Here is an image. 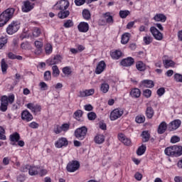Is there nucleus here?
I'll use <instances>...</instances> for the list:
<instances>
[{"label":"nucleus","instance_id":"1","mask_svg":"<svg viewBox=\"0 0 182 182\" xmlns=\"http://www.w3.org/2000/svg\"><path fill=\"white\" fill-rule=\"evenodd\" d=\"M164 153L166 156H169L171 157H178V156L182 155L181 146L174 145L173 146L167 147L164 150Z\"/></svg>","mask_w":182,"mask_h":182},{"label":"nucleus","instance_id":"2","mask_svg":"<svg viewBox=\"0 0 182 182\" xmlns=\"http://www.w3.org/2000/svg\"><path fill=\"white\" fill-rule=\"evenodd\" d=\"M19 28H21V22L13 21L7 27L6 32L8 35H14V33H16L19 31Z\"/></svg>","mask_w":182,"mask_h":182},{"label":"nucleus","instance_id":"3","mask_svg":"<svg viewBox=\"0 0 182 182\" xmlns=\"http://www.w3.org/2000/svg\"><path fill=\"white\" fill-rule=\"evenodd\" d=\"M123 113L124 111L122 108H116L113 109L109 114V119L112 122H114V120H117V119H120L122 116H123Z\"/></svg>","mask_w":182,"mask_h":182},{"label":"nucleus","instance_id":"4","mask_svg":"<svg viewBox=\"0 0 182 182\" xmlns=\"http://www.w3.org/2000/svg\"><path fill=\"white\" fill-rule=\"evenodd\" d=\"M26 107H27V109H28L35 116L39 114L42 110V107H41V105L33 102L26 104Z\"/></svg>","mask_w":182,"mask_h":182},{"label":"nucleus","instance_id":"5","mask_svg":"<svg viewBox=\"0 0 182 182\" xmlns=\"http://www.w3.org/2000/svg\"><path fill=\"white\" fill-rule=\"evenodd\" d=\"M87 134V128L85 127H82L78 128L75 132V136L78 140H84L85 137H86V134Z\"/></svg>","mask_w":182,"mask_h":182},{"label":"nucleus","instance_id":"6","mask_svg":"<svg viewBox=\"0 0 182 182\" xmlns=\"http://www.w3.org/2000/svg\"><path fill=\"white\" fill-rule=\"evenodd\" d=\"M80 164L77 161H72L67 165V171L69 173H75V171L79 170Z\"/></svg>","mask_w":182,"mask_h":182},{"label":"nucleus","instance_id":"7","mask_svg":"<svg viewBox=\"0 0 182 182\" xmlns=\"http://www.w3.org/2000/svg\"><path fill=\"white\" fill-rule=\"evenodd\" d=\"M70 127V125H69V124H63L61 126L56 125L54 128V133H55V134H60L62 132L66 133Z\"/></svg>","mask_w":182,"mask_h":182},{"label":"nucleus","instance_id":"8","mask_svg":"<svg viewBox=\"0 0 182 182\" xmlns=\"http://www.w3.org/2000/svg\"><path fill=\"white\" fill-rule=\"evenodd\" d=\"M14 14H15V9L10 8V9H7L6 11H4L0 15L3 18H4L5 20L8 22L10 19H12V18H14Z\"/></svg>","mask_w":182,"mask_h":182},{"label":"nucleus","instance_id":"9","mask_svg":"<svg viewBox=\"0 0 182 182\" xmlns=\"http://www.w3.org/2000/svg\"><path fill=\"white\" fill-rule=\"evenodd\" d=\"M54 8H58L60 11H66L69 8V1L68 0H60L54 6Z\"/></svg>","mask_w":182,"mask_h":182},{"label":"nucleus","instance_id":"10","mask_svg":"<svg viewBox=\"0 0 182 182\" xmlns=\"http://www.w3.org/2000/svg\"><path fill=\"white\" fill-rule=\"evenodd\" d=\"M14 101H15V95H11L9 97H7L6 95H4L1 98V104L6 105L7 106L9 103H10V105H12Z\"/></svg>","mask_w":182,"mask_h":182},{"label":"nucleus","instance_id":"11","mask_svg":"<svg viewBox=\"0 0 182 182\" xmlns=\"http://www.w3.org/2000/svg\"><path fill=\"white\" fill-rule=\"evenodd\" d=\"M69 144V141H68V139L65 137H61L58 139V141L55 143V146L57 149H62V147H66Z\"/></svg>","mask_w":182,"mask_h":182},{"label":"nucleus","instance_id":"12","mask_svg":"<svg viewBox=\"0 0 182 182\" xmlns=\"http://www.w3.org/2000/svg\"><path fill=\"white\" fill-rule=\"evenodd\" d=\"M63 59V58H62L60 55H56L53 58H49L47 60V63L48 65H58L59 63H62Z\"/></svg>","mask_w":182,"mask_h":182},{"label":"nucleus","instance_id":"13","mask_svg":"<svg viewBox=\"0 0 182 182\" xmlns=\"http://www.w3.org/2000/svg\"><path fill=\"white\" fill-rule=\"evenodd\" d=\"M181 124V121L179 119H175L172 121L171 123L168 125V129L169 132H173L174 130H177L178 127H180V125Z\"/></svg>","mask_w":182,"mask_h":182},{"label":"nucleus","instance_id":"14","mask_svg":"<svg viewBox=\"0 0 182 182\" xmlns=\"http://www.w3.org/2000/svg\"><path fill=\"white\" fill-rule=\"evenodd\" d=\"M21 119L24 120V122H32V120H33V115H32L28 109H25L21 112Z\"/></svg>","mask_w":182,"mask_h":182},{"label":"nucleus","instance_id":"15","mask_svg":"<svg viewBox=\"0 0 182 182\" xmlns=\"http://www.w3.org/2000/svg\"><path fill=\"white\" fill-rule=\"evenodd\" d=\"M150 31L156 41H161L163 39V34L156 27H151Z\"/></svg>","mask_w":182,"mask_h":182},{"label":"nucleus","instance_id":"16","mask_svg":"<svg viewBox=\"0 0 182 182\" xmlns=\"http://www.w3.org/2000/svg\"><path fill=\"white\" fill-rule=\"evenodd\" d=\"M105 69H106V63L105 61L101 60L97 65V68L95 69L96 75H100L102 72H105Z\"/></svg>","mask_w":182,"mask_h":182},{"label":"nucleus","instance_id":"17","mask_svg":"<svg viewBox=\"0 0 182 182\" xmlns=\"http://www.w3.org/2000/svg\"><path fill=\"white\" fill-rule=\"evenodd\" d=\"M33 9V4L31 3L29 1H26L23 2V5L22 6L23 12H30Z\"/></svg>","mask_w":182,"mask_h":182},{"label":"nucleus","instance_id":"18","mask_svg":"<svg viewBox=\"0 0 182 182\" xmlns=\"http://www.w3.org/2000/svg\"><path fill=\"white\" fill-rule=\"evenodd\" d=\"M77 29L79 32H82L83 33H86V32L89 31V24L86 22H80L77 26Z\"/></svg>","mask_w":182,"mask_h":182},{"label":"nucleus","instance_id":"19","mask_svg":"<svg viewBox=\"0 0 182 182\" xmlns=\"http://www.w3.org/2000/svg\"><path fill=\"white\" fill-rule=\"evenodd\" d=\"M134 63V59H133V58L132 57H128L125 59H123L121 61V65L125 67L132 66V65H133Z\"/></svg>","mask_w":182,"mask_h":182},{"label":"nucleus","instance_id":"20","mask_svg":"<svg viewBox=\"0 0 182 182\" xmlns=\"http://www.w3.org/2000/svg\"><path fill=\"white\" fill-rule=\"evenodd\" d=\"M141 87H154V82L151 80H144L141 82Z\"/></svg>","mask_w":182,"mask_h":182},{"label":"nucleus","instance_id":"21","mask_svg":"<svg viewBox=\"0 0 182 182\" xmlns=\"http://www.w3.org/2000/svg\"><path fill=\"white\" fill-rule=\"evenodd\" d=\"M105 135L102 134H97L95 137H94V141L96 143V144H103L105 143Z\"/></svg>","mask_w":182,"mask_h":182},{"label":"nucleus","instance_id":"22","mask_svg":"<svg viewBox=\"0 0 182 182\" xmlns=\"http://www.w3.org/2000/svg\"><path fill=\"white\" fill-rule=\"evenodd\" d=\"M129 95L134 99H139L141 95V91L139 88H133L131 90Z\"/></svg>","mask_w":182,"mask_h":182},{"label":"nucleus","instance_id":"23","mask_svg":"<svg viewBox=\"0 0 182 182\" xmlns=\"http://www.w3.org/2000/svg\"><path fill=\"white\" fill-rule=\"evenodd\" d=\"M92 95H95V89L93 88L80 92V97H86L87 96H92Z\"/></svg>","mask_w":182,"mask_h":182},{"label":"nucleus","instance_id":"24","mask_svg":"<svg viewBox=\"0 0 182 182\" xmlns=\"http://www.w3.org/2000/svg\"><path fill=\"white\" fill-rule=\"evenodd\" d=\"M154 20H155L156 22H166L167 17L163 14H157L154 16Z\"/></svg>","mask_w":182,"mask_h":182},{"label":"nucleus","instance_id":"25","mask_svg":"<svg viewBox=\"0 0 182 182\" xmlns=\"http://www.w3.org/2000/svg\"><path fill=\"white\" fill-rule=\"evenodd\" d=\"M39 173V167L35 166H29L28 173L30 176H36Z\"/></svg>","mask_w":182,"mask_h":182},{"label":"nucleus","instance_id":"26","mask_svg":"<svg viewBox=\"0 0 182 182\" xmlns=\"http://www.w3.org/2000/svg\"><path fill=\"white\" fill-rule=\"evenodd\" d=\"M110 55L112 59L117 60L118 59H120V58H122V51L119 50L112 51Z\"/></svg>","mask_w":182,"mask_h":182},{"label":"nucleus","instance_id":"27","mask_svg":"<svg viewBox=\"0 0 182 182\" xmlns=\"http://www.w3.org/2000/svg\"><path fill=\"white\" fill-rule=\"evenodd\" d=\"M167 130V123L166 122H162L158 128L159 134H163Z\"/></svg>","mask_w":182,"mask_h":182},{"label":"nucleus","instance_id":"28","mask_svg":"<svg viewBox=\"0 0 182 182\" xmlns=\"http://www.w3.org/2000/svg\"><path fill=\"white\" fill-rule=\"evenodd\" d=\"M104 18L106 20L107 23H109V25H113L114 21L113 20V16L110 15L109 12L105 13L104 14Z\"/></svg>","mask_w":182,"mask_h":182},{"label":"nucleus","instance_id":"29","mask_svg":"<svg viewBox=\"0 0 182 182\" xmlns=\"http://www.w3.org/2000/svg\"><path fill=\"white\" fill-rule=\"evenodd\" d=\"M58 15L60 19H65L70 15V12L68 10H60Z\"/></svg>","mask_w":182,"mask_h":182},{"label":"nucleus","instance_id":"30","mask_svg":"<svg viewBox=\"0 0 182 182\" xmlns=\"http://www.w3.org/2000/svg\"><path fill=\"white\" fill-rule=\"evenodd\" d=\"M163 63L166 69H168V68H173L174 65H176V63L170 59L164 60Z\"/></svg>","mask_w":182,"mask_h":182},{"label":"nucleus","instance_id":"31","mask_svg":"<svg viewBox=\"0 0 182 182\" xmlns=\"http://www.w3.org/2000/svg\"><path fill=\"white\" fill-rule=\"evenodd\" d=\"M136 68L139 72H144L146 70V64L143 61H138L136 63Z\"/></svg>","mask_w":182,"mask_h":182},{"label":"nucleus","instance_id":"32","mask_svg":"<svg viewBox=\"0 0 182 182\" xmlns=\"http://www.w3.org/2000/svg\"><path fill=\"white\" fill-rule=\"evenodd\" d=\"M130 39V33H125L122 35V39H121V43L122 45H126L129 43V40Z\"/></svg>","mask_w":182,"mask_h":182},{"label":"nucleus","instance_id":"33","mask_svg":"<svg viewBox=\"0 0 182 182\" xmlns=\"http://www.w3.org/2000/svg\"><path fill=\"white\" fill-rule=\"evenodd\" d=\"M146 116L148 119H152L154 116V109L151 107H148L146 110Z\"/></svg>","mask_w":182,"mask_h":182},{"label":"nucleus","instance_id":"34","mask_svg":"<svg viewBox=\"0 0 182 182\" xmlns=\"http://www.w3.org/2000/svg\"><path fill=\"white\" fill-rule=\"evenodd\" d=\"M141 137L142 141H144V143H146V141L150 140V133L148 131H144L142 132Z\"/></svg>","mask_w":182,"mask_h":182},{"label":"nucleus","instance_id":"35","mask_svg":"<svg viewBox=\"0 0 182 182\" xmlns=\"http://www.w3.org/2000/svg\"><path fill=\"white\" fill-rule=\"evenodd\" d=\"M20 139H21V136L19 135V134L18 132H15L10 135L11 141H14V142L16 143V142L19 141Z\"/></svg>","mask_w":182,"mask_h":182},{"label":"nucleus","instance_id":"36","mask_svg":"<svg viewBox=\"0 0 182 182\" xmlns=\"http://www.w3.org/2000/svg\"><path fill=\"white\" fill-rule=\"evenodd\" d=\"M109 86L107 82H103L102 84H101L100 91L102 93H107V92H109Z\"/></svg>","mask_w":182,"mask_h":182},{"label":"nucleus","instance_id":"37","mask_svg":"<svg viewBox=\"0 0 182 182\" xmlns=\"http://www.w3.org/2000/svg\"><path fill=\"white\" fill-rule=\"evenodd\" d=\"M146 149L147 147L146 146V145H141V146H139L136 151L137 156H143V154L146 153Z\"/></svg>","mask_w":182,"mask_h":182},{"label":"nucleus","instance_id":"38","mask_svg":"<svg viewBox=\"0 0 182 182\" xmlns=\"http://www.w3.org/2000/svg\"><path fill=\"white\" fill-rule=\"evenodd\" d=\"M52 70H53V76L54 77H58L59 75L60 74V71L59 70V68H58V65H53L52 67Z\"/></svg>","mask_w":182,"mask_h":182},{"label":"nucleus","instance_id":"39","mask_svg":"<svg viewBox=\"0 0 182 182\" xmlns=\"http://www.w3.org/2000/svg\"><path fill=\"white\" fill-rule=\"evenodd\" d=\"M82 116H83V112H82V110H80V109L77 110L74 113L75 119H76V120H78L79 122L82 121V119H80V117H82Z\"/></svg>","mask_w":182,"mask_h":182},{"label":"nucleus","instance_id":"40","mask_svg":"<svg viewBox=\"0 0 182 182\" xmlns=\"http://www.w3.org/2000/svg\"><path fill=\"white\" fill-rule=\"evenodd\" d=\"M130 15V11L129 10H121L119 11V16L122 19H124L125 18H127Z\"/></svg>","mask_w":182,"mask_h":182},{"label":"nucleus","instance_id":"41","mask_svg":"<svg viewBox=\"0 0 182 182\" xmlns=\"http://www.w3.org/2000/svg\"><path fill=\"white\" fill-rule=\"evenodd\" d=\"M145 120H146V117H144V115H138L135 118V122L139 124L144 123Z\"/></svg>","mask_w":182,"mask_h":182},{"label":"nucleus","instance_id":"42","mask_svg":"<svg viewBox=\"0 0 182 182\" xmlns=\"http://www.w3.org/2000/svg\"><path fill=\"white\" fill-rule=\"evenodd\" d=\"M82 16L84 19H86V21H89V19H90V11H89V10L87 9L83 10Z\"/></svg>","mask_w":182,"mask_h":182},{"label":"nucleus","instance_id":"43","mask_svg":"<svg viewBox=\"0 0 182 182\" xmlns=\"http://www.w3.org/2000/svg\"><path fill=\"white\" fill-rule=\"evenodd\" d=\"M8 69V64L5 62V59L1 60V70L3 73H6V70Z\"/></svg>","mask_w":182,"mask_h":182},{"label":"nucleus","instance_id":"44","mask_svg":"<svg viewBox=\"0 0 182 182\" xmlns=\"http://www.w3.org/2000/svg\"><path fill=\"white\" fill-rule=\"evenodd\" d=\"M63 73L65 75V76H69L72 73V69L70 67H64L62 70Z\"/></svg>","mask_w":182,"mask_h":182},{"label":"nucleus","instance_id":"45","mask_svg":"<svg viewBox=\"0 0 182 182\" xmlns=\"http://www.w3.org/2000/svg\"><path fill=\"white\" fill-rule=\"evenodd\" d=\"M45 50L46 55H50V53L53 52L52 45L50 43L46 44Z\"/></svg>","mask_w":182,"mask_h":182},{"label":"nucleus","instance_id":"46","mask_svg":"<svg viewBox=\"0 0 182 182\" xmlns=\"http://www.w3.org/2000/svg\"><path fill=\"white\" fill-rule=\"evenodd\" d=\"M8 43V38L6 37H1L0 38V49H2L5 45Z\"/></svg>","mask_w":182,"mask_h":182},{"label":"nucleus","instance_id":"47","mask_svg":"<svg viewBox=\"0 0 182 182\" xmlns=\"http://www.w3.org/2000/svg\"><path fill=\"white\" fill-rule=\"evenodd\" d=\"M34 45L36 46V48L37 49H38V52H41V50H42V48L43 46V43H42L41 41H35L34 43Z\"/></svg>","mask_w":182,"mask_h":182},{"label":"nucleus","instance_id":"48","mask_svg":"<svg viewBox=\"0 0 182 182\" xmlns=\"http://www.w3.org/2000/svg\"><path fill=\"white\" fill-rule=\"evenodd\" d=\"M64 28H72L73 26V21L72 20H67L64 22Z\"/></svg>","mask_w":182,"mask_h":182},{"label":"nucleus","instance_id":"49","mask_svg":"<svg viewBox=\"0 0 182 182\" xmlns=\"http://www.w3.org/2000/svg\"><path fill=\"white\" fill-rule=\"evenodd\" d=\"M174 80L176 82H179V83H182V75L181 74H178V73H176L174 75Z\"/></svg>","mask_w":182,"mask_h":182},{"label":"nucleus","instance_id":"50","mask_svg":"<svg viewBox=\"0 0 182 182\" xmlns=\"http://www.w3.org/2000/svg\"><path fill=\"white\" fill-rule=\"evenodd\" d=\"M151 37L150 36H146L144 37V42L145 45H150L151 42H152Z\"/></svg>","mask_w":182,"mask_h":182},{"label":"nucleus","instance_id":"51","mask_svg":"<svg viewBox=\"0 0 182 182\" xmlns=\"http://www.w3.org/2000/svg\"><path fill=\"white\" fill-rule=\"evenodd\" d=\"M87 117L89 120H95L97 116L96 115V113L91 112L87 114Z\"/></svg>","mask_w":182,"mask_h":182},{"label":"nucleus","instance_id":"52","mask_svg":"<svg viewBox=\"0 0 182 182\" xmlns=\"http://www.w3.org/2000/svg\"><path fill=\"white\" fill-rule=\"evenodd\" d=\"M40 35H41V29L38 28H35L33 31V36H34V38H38V36H40Z\"/></svg>","mask_w":182,"mask_h":182},{"label":"nucleus","instance_id":"53","mask_svg":"<svg viewBox=\"0 0 182 182\" xmlns=\"http://www.w3.org/2000/svg\"><path fill=\"white\" fill-rule=\"evenodd\" d=\"M8 21L1 15H0V28L6 25Z\"/></svg>","mask_w":182,"mask_h":182},{"label":"nucleus","instance_id":"54","mask_svg":"<svg viewBox=\"0 0 182 182\" xmlns=\"http://www.w3.org/2000/svg\"><path fill=\"white\" fill-rule=\"evenodd\" d=\"M52 76L50 74V71H46L44 73V79L45 80H50Z\"/></svg>","mask_w":182,"mask_h":182},{"label":"nucleus","instance_id":"55","mask_svg":"<svg viewBox=\"0 0 182 182\" xmlns=\"http://www.w3.org/2000/svg\"><path fill=\"white\" fill-rule=\"evenodd\" d=\"M28 127H31V129H38L39 127V124L36 122H32L28 124Z\"/></svg>","mask_w":182,"mask_h":182},{"label":"nucleus","instance_id":"56","mask_svg":"<svg viewBox=\"0 0 182 182\" xmlns=\"http://www.w3.org/2000/svg\"><path fill=\"white\" fill-rule=\"evenodd\" d=\"M156 93L158 96L161 97L163 96V95H164V93H166V90L164 89V87H161L158 89Z\"/></svg>","mask_w":182,"mask_h":182},{"label":"nucleus","instance_id":"57","mask_svg":"<svg viewBox=\"0 0 182 182\" xmlns=\"http://www.w3.org/2000/svg\"><path fill=\"white\" fill-rule=\"evenodd\" d=\"M143 95L145 97L149 99L151 96V90H144Z\"/></svg>","mask_w":182,"mask_h":182},{"label":"nucleus","instance_id":"58","mask_svg":"<svg viewBox=\"0 0 182 182\" xmlns=\"http://www.w3.org/2000/svg\"><path fill=\"white\" fill-rule=\"evenodd\" d=\"M41 90H48V85L45 82H41L39 83Z\"/></svg>","mask_w":182,"mask_h":182},{"label":"nucleus","instance_id":"59","mask_svg":"<svg viewBox=\"0 0 182 182\" xmlns=\"http://www.w3.org/2000/svg\"><path fill=\"white\" fill-rule=\"evenodd\" d=\"M180 141V137L177 136H173L171 138V143L176 144Z\"/></svg>","mask_w":182,"mask_h":182},{"label":"nucleus","instance_id":"60","mask_svg":"<svg viewBox=\"0 0 182 182\" xmlns=\"http://www.w3.org/2000/svg\"><path fill=\"white\" fill-rule=\"evenodd\" d=\"M38 174H39V176H46V174H48V171L46 169L39 168Z\"/></svg>","mask_w":182,"mask_h":182},{"label":"nucleus","instance_id":"61","mask_svg":"<svg viewBox=\"0 0 182 182\" xmlns=\"http://www.w3.org/2000/svg\"><path fill=\"white\" fill-rule=\"evenodd\" d=\"M125 146H130V144H132V141L130 140V139L129 138H125L122 142Z\"/></svg>","mask_w":182,"mask_h":182},{"label":"nucleus","instance_id":"62","mask_svg":"<svg viewBox=\"0 0 182 182\" xmlns=\"http://www.w3.org/2000/svg\"><path fill=\"white\" fill-rule=\"evenodd\" d=\"M86 2V0H75V4L77 6H81Z\"/></svg>","mask_w":182,"mask_h":182},{"label":"nucleus","instance_id":"63","mask_svg":"<svg viewBox=\"0 0 182 182\" xmlns=\"http://www.w3.org/2000/svg\"><path fill=\"white\" fill-rule=\"evenodd\" d=\"M21 171H22L23 173H26L29 171V165H23L21 168Z\"/></svg>","mask_w":182,"mask_h":182},{"label":"nucleus","instance_id":"64","mask_svg":"<svg viewBox=\"0 0 182 182\" xmlns=\"http://www.w3.org/2000/svg\"><path fill=\"white\" fill-rule=\"evenodd\" d=\"M175 182H182V176H177L174 177Z\"/></svg>","mask_w":182,"mask_h":182}]
</instances>
